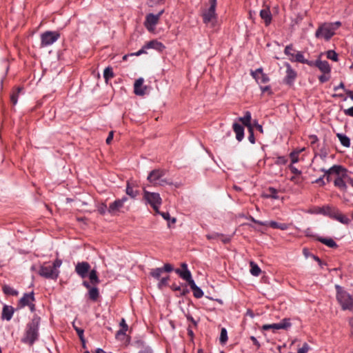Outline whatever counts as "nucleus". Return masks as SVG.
<instances>
[{"label": "nucleus", "mask_w": 353, "mask_h": 353, "mask_svg": "<svg viewBox=\"0 0 353 353\" xmlns=\"http://www.w3.org/2000/svg\"><path fill=\"white\" fill-rule=\"evenodd\" d=\"M40 320L39 316L34 315L31 321L27 324L24 337L22 339L24 343L32 345L37 340Z\"/></svg>", "instance_id": "obj_1"}, {"label": "nucleus", "mask_w": 353, "mask_h": 353, "mask_svg": "<svg viewBox=\"0 0 353 353\" xmlns=\"http://www.w3.org/2000/svg\"><path fill=\"white\" fill-rule=\"evenodd\" d=\"M336 299L339 303L341 304L343 310H350L353 306V298L352 296L343 290V289L336 285Z\"/></svg>", "instance_id": "obj_2"}, {"label": "nucleus", "mask_w": 353, "mask_h": 353, "mask_svg": "<svg viewBox=\"0 0 353 353\" xmlns=\"http://www.w3.org/2000/svg\"><path fill=\"white\" fill-rule=\"evenodd\" d=\"M210 6L205 10L202 14L203 23L213 26L216 22V14L215 12L216 6V0H209Z\"/></svg>", "instance_id": "obj_3"}, {"label": "nucleus", "mask_w": 353, "mask_h": 353, "mask_svg": "<svg viewBox=\"0 0 353 353\" xmlns=\"http://www.w3.org/2000/svg\"><path fill=\"white\" fill-rule=\"evenodd\" d=\"M41 48L52 45L60 38L58 31H46L41 34Z\"/></svg>", "instance_id": "obj_4"}, {"label": "nucleus", "mask_w": 353, "mask_h": 353, "mask_svg": "<svg viewBox=\"0 0 353 353\" xmlns=\"http://www.w3.org/2000/svg\"><path fill=\"white\" fill-rule=\"evenodd\" d=\"M165 174V172L163 170H154L149 174L148 180L154 185H164L165 184H168V181L163 178Z\"/></svg>", "instance_id": "obj_5"}, {"label": "nucleus", "mask_w": 353, "mask_h": 353, "mask_svg": "<svg viewBox=\"0 0 353 353\" xmlns=\"http://www.w3.org/2000/svg\"><path fill=\"white\" fill-rule=\"evenodd\" d=\"M143 197L152 207L155 212H159V206L161 203V198L160 197L159 194L144 190Z\"/></svg>", "instance_id": "obj_6"}, {"label": "nucleus", "mask_w": 353, "mask_h": 353, "mask_svg": "<svg viewBox=\"0 0 353 353\" xmlns=\"http://www.w3.org/2000/svg\"><path fill=\"white\" fill-rule=\"evenodd\" d=\"M334 34L335 32H334L333 28H332L327 23H324L319 26L316 31L315 37L329 41Z\"/></svg>", "instance_id": "obj_7"}, {"label": "nucleus", "mask_w": 353, "mask_h": 353, "mask_svg": "<svg viewBox=\"0 0 353 353\" xmlns=\"http://www.w3.org/2000/svg\"><path fill=\"white\" fill-rule=\"evenodd\" d=\"M164 48L165 46L162 43L154 39L146 43L141 50L135 53V54L137 56H139L142 54L146 53V50L148 49H154L161 52L164 50Z\"/></svg>", "instance_id": "obj_8"}, {"label": "nucleus", "mask_w": 353, "mask_h": 353, "mask_svg": "<svg viewBox=\"0 0 353 353\" xmlns=\"http://www.w3.org/2000/svg\"><path fill=\"white\" fill-rule=\"evenodd\" d=\"M164 12V10H161L157 14L150 13L146 15L145 26L149 31H152L154 26L158 23L161 16Z\"/></svg>", "instance_id": "obj_9"}, {"label": "nucleus", "mask_w": 353, "mask_h": 353, "mask_svg": "<svg viewBox=\"0 0 353 353\" xmlns=\"http://www.w3.org/2000/svg\"><path fill=\"white\" fill-rule=\"evenodd\" d=\"M39 274L46 279H57L59 276V271L54 270L51 265L44 264L40 268Z\"/></svg>", "instance_id": "obj_10"}, {"label": "nucleus", "mask_w": 353, "mask_h": 353, "mask_svg": "<svg viewBox=\"0 0 353 353\" xmlns=\"http://www.w3.org/2000/svg\"><path fill=\"white\" fill-rule=\"evenodd\" d=\"M127 199V197L124 196L121 199L115 200L113 203L110 204L108 212L111 214H117L123 207L124 203Z\"/></svg>", "instance_id": "obj_11"}, {"label": "nucleus", "mask_w": 353, "mask_h": 353, "mask_svg": "<svg viewBox=\"0 0 353 353\" xmlns=\"http://www.w3.org/2000/svg\"><path fill=\"white\" fill-rule=\"evenodd\" d=\"M90 270V265L88 262H79L75 266V272L82 279L88 276V273Z\"/></svg>", "instance_id": "obj_12"}, {"label": "nucleus", "mask_w": 353, "mask_h": 353, "mask_svg": "<svg viewBox=\"0 0 353 353\" xmlns=\"http://www.w3.org/2000/svg\"><path fill=\"white\" fill-rule=\"evenodd\" d=\"M330 218L337 220L343 224H348L350 219L347 216L343 214L336 208H333Z\"/></svg>", "instance_id": "obj_13"}, {"label": "nucleus", "mask_w": 353, "mask_h": 353, "mask_svg": "<svg viewBox=\"0 0 353 353\" xmlns=\"http://www.w3.org/2000/svg\"><path fill=\"white\" fill-rule=\"evenodd\" d=\"M144 80L143 78H139L136 80L134 84V92L135 94L143 96L145 94L146 86L143 85Z\"/></svg>", "instance_id": "obj_14"}, {"label": "nucleus", "mask_w": 353, "mask_h": 353, "mask_svg": "<svg viewBox=\"0 0 353 353\" xmlns=\"http://www.w3.org/2000/svg\"><path fill=\"white\" fill-rule=\"evenodd\" d=\"M182 270L176 269L175 272L179 275L181 278L183 280L187 281L190 279L192 277V274L190 271L188 269V265L186 263H183L181 264Z\"/></svg>", "instance_id": "obj_15"}, {"label": "nucleus", "mask_w": 353, "mask_h": 353, "mask_svg": "<svg viewBox=\"0 0 353 353\" xmlns=\"http://www.w3.org/2000/svg\"><path fill=\"white\" fill-rule=\"evenodd\" d=\"M334 207L330 205H325L323 207H314L311 212L314 214H321L325 216H331Z\"/></svg>", "instance_id": "obj_16"}, {"label": "nucleus", "mask_w": 353, "mask_h": 353, "mask_svg": "<svg viewBox=\"0 0 353 353\" xmlns=\"http://www.w3.org/2000/svg\"><path fill=\"white\" fill-rule=\"evenodd\" d=\"M34 301V293H26L19 301L18 305L19 307H23L28 305H30V303Z\"/></svg>", "instance_id": "obj_17"}, {"label": "nucleus", "mask_w": 353, "mask_h": 353, "mask_svg": "<svg viewBox=\"0 0 353 353\" xmlns=\"http://www.w3.org/2000/svg\"><path fill=\"white\" fill-rule=\"evenodd\" d=\"M321 171L325 172V175L323 176H325V175L331 174L332 173L339 174L342 172H343L344 173L347 172V170L344 167L338 165H333L329 170H325L323 168L321 169Z\"/></svg>", "instance_id": "obj_18"}, {"label": "nucleus", "mask_w": 353, "mask_h": 353, "mask_svg": "<svg viewBox=\"0 0 353 353\" xmlns=\"http://www.w3.org/2000/svg\"><path fill=\"white\" fill-rule=\"evenodd\" d=\"M296 77V72L291 68L290 64H287L286 76L285 77V83L290 85L292 83Z\"/></svg>", "instance_id": "obj_19"}, {"label": "nucleus", "mask_w": 353, "mask_h": 353, "mask_svg": "<svg viewBox=\"0 0 353 353\" xmlns=\"http://www.w3.org/2000/svg\"><path fill=\"white\" fill-rule=\"evenodd\" d=\"M315 67H317L323 74H329L331 71L330 66L327 61L316 60L315 61Z\"/></svg>", "instance_id": "obj_20"}, {"label": "nucleus", "mask_w": 353, "mask_h": 353, "mask_svg": "<svg viewBox=\"0 0 353 353\" xmlns=\"http://www.w3.org/2000/svg\"><path fill=\"white\" fill-rule=\"evenodd\" d=\"M252 74L253 77L261 83H265L269 81L268 77L264 73H263V70L261 68L256 69Z\"/></svg>", "instance_id": "obj_21"}, {"label": "nucleus", "mask_w": 353, "mask_h": 353, "mask_svg": "<svg viewBox=\"0 0 353 353\" xmlns=\"http://www.w3.org/2000/svg\"><path fill=\"white\" fill-rule=\"evenodd\" d=\"M14 310L12 306L5 305L1 313V319L10 321L14 314Z\"/></svg>", "instance_id": "obj_22"}, {"label": "nucleus", "mask_w": 353, "mask_h": 353, "mask_svg": "<svg viewBox=\"0 0 353 353\" xmlns=\"http://www.w3.org/2000/svg\"><path fill=\"white\" fill-rule=\"evenodd\" d=\"M260 17L264 21L266 26L270 24L272 21V14L268 8H264L260 11Z\"/></svg>", "instance_id": "obj_23"}, {"label": "nucleus", "mask_w": 353, "mask_h": 353, "mask_svg": "<svg viewBox=\"0 0 353 353\" xmlns=\"http://www.w3.org/2000/svg\"><path fill=\"white\" fill-rule=\"evenodd\" d=\"M233 130L236 134V138L239 141H241L244 137V128L243 127L237 123H234L233 124Z\"/></svg>", "instance_id": "obj_24"}, {"label": "nucleus", "mask_w": 353, "mask_h": 353, "mask_svg": "<svg viewBox=\"0 0 353 353\" xmlns=\"http://www.w3.org/2000/svg\"><path fill=\"white\" fill-rule=\"evenodd\" d=\"M346 179H345L343 176V174L341 176H338L334 180V185L337 188H339L340 190L345 191L347 190V185H346Z\"/></svg>", "instance_id": "obj_25"}, {"label": "nucleus", "mask_w": 353, "mask_h": 353, "mask_svg": "<svg viewBox=\"0 0 353 353\" xmlns=\"http://www.w3.org/2000/svg\"><path fill=\"white\" fill-rule=\"evenodd\" d=\"M251 113L249 111L245 112V115L243 117L239 118V121H241L248 128L253 127L251 123Z\"/></svg>", "instance_id": "obj_26"}, {"label": "nucleus", "mask_w": 353, "mask_h": 353, "mask_svg": "<svg viewBox=\"0 0 353 353\" xmlns=\"http://www.w3.org/2000/svg\"><path fill=\"white\" fill-rule=\"evenodd\" d=\"M266 225L272 228L280 229L281 230H288L289 228V225L287 223H279V222L273 221L268 222V223Z\"/></svg>", "instance_id": "obj_27"}, {"label": "nucleus", "mask_w": 353, "mask_h": 353, "mask_svg": "<svg viewBox=\"0 0 353 353\" xmlns=\"http://www.w3.org/2000/svg\"><path fill=\"white\" fill-rule=\"evenodd\" d=\"M278 324L279 330H288L291 326L292 323L290 322V319L288 318H285L282 319Z\"/></svg>", "instance_id": "obj_28"}, {"label": "nucleus", "mask_w": 353, "mask_h": 353, "mask_svg": "<svg viewBox=\"0 0 353 353\" xmlns=\"http://www.w3.org/2000/svg\"><path fill=\"white\" fill-rule=\"evenodd\" d=\"M317 239H318L319 241H320L321 243L326 245L329 248H336L337 247L336 243L332 239H326V238H323V237H319Z\"/></svg>", "instance_id": "obj_29"}, {"label": "nucleus", "mask_w": 353, "mask_h": 353, "mask_svg": "<svg viewBox=\"0 0 353 353\" xmlns=\"http://www.w3.org/2000/svg\"><path fill=\"white\" fill-rule=\"evenodd\" d=\"M89 279L91 284L96 285L99 283L100 280L97 276V272L95 270H92L89 274Z\"/></svg>", "instance_id": "obj_30"}, {"label": "nucleus", "mask_w": 353, "mask_h": 353, "mask_svg": "<svg viewBox=\"0 0 353 353\" xmlns=\"http://www.w3.org/2000/svg\"><path fill=\"white\" fill-rule=\"evenodd\" d=\"M336 137L344 147L349 148L350 146V140L346 135L338 133Z\"/></svg>", "instance_id": "obj_31"}, {"label": "nucleus", "mask_w": 353, "mask_h": 353, "mask_svg": "<svg viewBox=\"0 0 353 353\" xmlns=\"http://www.w3.org/2000/svg\"><path fill=\"white\" fill-rule=\"evenodd\" d=\"M88 294H89V298L92 301H96L99 296V292L98 288L96 287H93V288H90L89 290Z\"/></svg>", "instance_id": "obj_32"}, {"label": "nucleus", "mask_w": 353, "mask_h": 353, "mask_svg": "<svg viewBox=\"0 0 353 353\" xmlns=\"http://www.w3.org/2000/svg\"><path fill=\"white\" fill-rule=\"evenodd\" d=\"M21 89L20 87L17 88L10 95V101L14 105L17 103L18 97Z\"/></svg>", "instance_id": "obj_33"}, {"label": "nucleus", "mask_w": 353, "mask_h": 353, "mask_svg": "<svg viewBox=\"0 0 353 353\" xmlns=\"http://www.w3.org/2000/svg\"><path fill=\"white\" fill-rule=\"evenodd\" d=\"M250 273L255 276H258L261 273L260 268L253 261L250 262Z\"/></svg>", "instance_id": "obj_34"}, {"label": "nucleus", "mask_w": 353, "mask_h": 353, "mask_svg": "<svg viewBox=\"0 0 353 353\" xmlns=\"http://www.w3.org/2000/svg\"><path fill=\"white\" fill-rule=\"evenodd\" d=\"M3 292L7 295L17 296L18 292L9 285H4L2 288Z\"/></svg>", "instance_id": "obj_35"}, {"label": "nucleus", "mask_w": 353, "mask_h": 353, "mask_svg": "<svg viewBox=\"0 0 353 353\" xmlns=\"http://www.w3.org/2000/svg\"><path fill=\"white\" fill-rule=\"evenodd\" d=\"M114 77V72L112 68L110 67L106 68L103 71V78L105 82H108L109 79Z\"/></svg>", "instance_id": "obj_36"}, {"label": "nucleus", "mask_w": 353, "mask_h": 353, "mask_svg": "<svg viewBox=\"0 0 353 353\" xmlns=\"http://www.w3.org/2000/svg\"><path fill=\"white\" fill-rule=\"evenodd\" d=\"M290 59L292 61H297L301 63L306 62V59L304 58L303 54L301 52H297L296 54H294V57L290 58Z\"/></svg>", "instance_id": "obj_37"}, {"label": "nucleus", "mask_w": 353, "mask_h": 353, "mask_svg": "<svg viewBox=\"0 0 353 353\" xmlns=\"http://www.w3.org/2000/svg\"><path fill=\"white\" fill-rule=\"evenodd\" d=\"M219 341L221 344H225L228 341V332L226 329L224 327L221 330Z\"/></svg>", "instance_id": "obj_38"}, {"label": "nucleus", "mask_w": 353, "mask_h": 353, "mask_svg": "<svg viewBox=\"0 0 353 353\" xmlns=\"http://www.w3.org/2000/svg\"><path fill=\"white\" fill-rule=\"evenodd\" d=\"M267 197L274 199H278L279 196H278L277 190L274 188H269L268 190Z\"/></svg>", "instance_id": "obj_39"}, {"label": "nucleus", "mask_w": 353, "mask_h": 353, "mask_svg": "<svg viewBox=\"0 0 353 353\" xmlns=\"http://www.w3.org/2000/svg\"><path fill=\"white\" fill-rule=\"evenodd\" d=\"M163 272V268H159L152 269L150 274L154 278H155L157 279H159Z\"/></svg>", "instance_id": "obj_40"}, {"label": "nucleus", "mask_w": 353, "mask_h": 353, "mask_svg": "<svg viewBox=\"0 0 353 353\" xmlns=\"http://www.w3.org/2000/svg\"><path fill=\"white\" fill-rule=\"evenodd\" d=\"M193 292V295L196 299H200L203 296V292L198 286L195 287L192 290Z\"/></svg>", "instance_id": "obj_41"}, {"label": "nucleus", "mask_w": 353, "mask_h": 353, "mask_svg": "<svg viewBox=\"0 0 353 353\" xmlns=\"http://www.w3.org/2000/svg\"><path fill=\"white\" fill-rule=\"evenodd\" d=\"M327 58L334 61H338V54L334 50H328L326 53Z\"/></svg>", "instance_id": "obj_42"}, {"label": "nucleus", "mask_w": 353, "mask_h": 353, "mask_svg": "<svg viewBox=\"0 0 353 353\" xmlns=\"http://www.w3.org/2000/svg\"><path fill=\"white\" fill-rule=\"evenodd\" d=\"M262 330H272L274 332L276 330H279L278 324L277 323L265 324L262 326Z\"/></svg>", "instance_id": "obj_43"}, {"label": "nucleus", "mask_w": 353, "mask_h": 353, "mask_svg": "<svg viewBox=\"0 0 353 353\" xmlns=\"http://www.w3.org/2000/svg\"><path fill=\"white\" fill-rule=\"evenodd\" d=\"M292 51H294L292 46L289 45L285 47L284 52L286 55L289 56L290 58H293L294 53H293Z\"/></svg>", "instance_id": "obj_44"}, {"label": "nucleus", "mask_w": 353, "mask_h": 353, "mask_svg": "<svg viewBox=\"0 0 353 353\" xmlns=\"http://www.w3.org/2000/svg\"><path fill=\"white\" fill-rule=\"evenodd\" d=\"M248 131H249L248 140L250 141V142L251 143H254L255 138H254V135L253 127L249 128Z\"/></svg>", "instance_id": "obj_45"}, {"label": "nucleus", "mask_w": 353, "mask_h": 353, "mask_svg": "<svg viewBox=\"0 0 353 353\" xmlns=\"http://www.w3.org/2000/svg\"><path fill=\"white\" fill-rule=\"evenodd\" d=\"M290 159L292 163H296L299 161V152H292L290 154Z\"/></svg>", "instance_id": "obj_46"}, {"label": "nucleus", "mask_w": 353, "mask_h": 353, "mask_svg": "<svg viewBox=\"0 0 353 353\" xmlns=\"http://www.w3.org/2000/svg\"><path fill=\"white\" fill-rule=\"evenodd\" d=\"M126 194L131 197L134 198L137 196V193L133 190V188L128 184L126 187Z\"/></svg>", "instance_id": "obj_47"}, {"label": "nucleus", "mask_w": 353, "mask_h": 353, "mask_svg": "<svg viewBox=\"0 0 353 353\" xmlns=\"http://www.w3.org/2000/svg\"><path fill=\"white\" fill-rule=\"evenodd\" d=\"M165 0H148V5L150 7H154L158 4L162 3Z\"/></svg>", "instance_id": "obj_48"}, {"label": "nucleus", "mask_w": 353, "mask_h": 353, "mask_svg": "<svg viewBox=\"0 0 353 353\" xmlns=\"http://www.w3.org/2000/svg\"><path fill=\"white\" fill-rule=\"evenodd\" d=\"M73 327L74 328V330H76L79 337L80 338V339L83 341V330L77 327L74 323H73Z\"/></svg>", "instance_id": "obj_49"}, {"label": "nucleus", "mask_w": 353, "mask_h": 353, "mask_svg": "<svg viewBox=\"0 0 353 353\" xmlns=\"http://www.w3.org/2000/svg\"><path fill=\"white\" fill-rule=\"evenodd\" d=\"M172 289L174 291H177V292H179V293L181 294H185V290L184 289H182L181 286L179 285H177L176 284H172Z\"/></svg>", "instance_id": "obj_50"}, {"label": "nucleus", "mask_w": 353, "mask_h": 353, "mask_svg": "<svg viewBox=\"0 0 353 353\" xmlns=\"http://www.w3.org/2000/svg\"><path fill=\"white\" fill-rule=\"evenodd\" d=\"M310 346L307 343H305L301 348L298 350L297 353H306L308 352Z\"/></svg>", "instance_id": "obj_51"}, {"label": "nucleus", "mask_w": 353, "mask_h": 353, "mask_svg": "<svg viewBox=\"0 0 353 353\" xmlns=\"http://www.w3.org/2000/svg\"><path fill=\"white\" fill-rule=\"evenodd\" d=\"M332 28H333L334 32L341 26L340 21H336L334 23H327Z\"/></svg>", "instance_id": "obj_52"}, {"label": "nucleus", "mask_w": 353, "mask_h": 353, "mask_svg": "<svg viewBox=\"0 0 353 353\" xmlns=\"http://www.w3.org/2000/svg\"><path fill=\"white\" fill-rule=\"evenodd\" d=\"M343 176L346 179V182L353 187V177H350L346 173H343Z\"/></svg>", "instance_id": "obj_53"}, {"label": "nucleus", "mask_w": 353, "mask_h": 353, "mask_svg": "<svg viewBox=\"0 0 353 353\" xmlns=\"http://www.w3.org/2000/svg\"><path fill=\"white\" fill-rule=\"evenodd\" d=\"M61 264H62V261L57 259L54 261L52 265H51V266H52V268H54V270H57V268H59L61 265Z\"/></svg>", "instance_id": "obj_54"}, {"label": "nucleus", "mask_w": 353, "mask_h": 353, "mask_svg": "<svg viewBox=\"0 0 353 353\" xmlns=\"http://www.w3.org/2000/svg\"><path fill=\"white\" fill-rule=\"evenodd\" d=\"M168 280H169V276L162 278L160 280L159 283V287L163 286V285H164V286L167 285Z\"/></svg>", "instance_id": "obj_55"}, {"label": "nucleus", "mask_w": 353, "mask_h": 353, "mask_svg": "<svg viewBox=\"0 0 353 353\" xmlns=\"http://www.w3.org/2000/svg\"><path fill=\"white\" fill-rule=\"evenodd\" d=\"M289 168L291 170V172L296 175H300L301 174V172L300 170H299L293 166L292 165H290L289 166Z\"/></svg>", "instance_id": "obj_56"}, {"label": "nucleus", "mask_w": 353, "mask_h": 353, "mask_svg": "<svg viewBox=\"0 0 353 353\" xmlns=\"http://www.w3.org/2000/svg\"><path fill=\"white\" fill-rule=\"evenodd\" d=\"M343 112L345 115L353 117V106L350 108L345 109Z\"/></svg>", "instance_id": "obj_57"}, {"label": "nucleus", "mask_w": 353, "mask_h": 353, "mask_svg": "<svg viewBox=\"0 0 353 353\" xmlns=\"http://www.w3.org/2000/svg\"><path fill=\"white\" fill-rule=\"evenodd\" d=\"M163 270L165 272H170L173 270V267L170 264L166 263V264H165L164 267L163 268Z\"/></svg>", "instance_id": "obj_58"}, {"label": "nucleus", "mask_w": 353, "mask_h": 353, "mask_svg": "<svg viewBox=\"0 0 353 353\" xmlns=\"http://www.w3.org/2000/svg\"><path fill=\"white\" fill-rule=\"evenodd\" d=\"M329 77L326 76V74H323L319 77V80L321 83L326 82L329 80Z\"/></svg>", "instance_id": "obj_59"}, {"label": "nucleus", "mask_w": 353, "mask_h": 353, "mask_svg": "<svg viewBox=\"0 0 353 353\" xmlns=\"http://www.w3.org/2000/svg\"><path fill=\"white\" fill-rule=\"evenodd\" d=\"M219 238H220L221 241L222 242H223L224 243H228L230 241V238H229L228 236H225L222 234H221V235H219Z\"/></svg>", "instance_id": "obj_60"}, {"label": "nucleus", "mask_w": 353, "mask_h": 353, "mask_svg": "<svg viewBox=\"0 0 353 353\" xmlns=\"http://www.w3.org/2000/svg\"><path fill=\"white\" fill-rule=\"evenodd\" d=\"M113 136H114L113 132L112 131L110 132L109 134L106 139V141H105L107 144H110L111 141L113 139Z\"/></svg>", "instance_id": "obj_61"}, {"label": "nucleus", "mask_w": 353, "mask_h": 353, "mask_svg": "<svg viewBox=\"0 0 353 353\" xmlns=\"http://www.w3.org/2000/svg\"><path fill=\"white\" fill-rule=\"evenodd\" d=\"M188 283V285H190V288L192 290L194 289L195 287H196L197 285L195 284L194 280L192 279V278L191 277L190 279H188L186 281Z\"/></svg>", "instance_id": "obj_62"}, {"label": "nucleus", "mask_w": 353, "mask_h": 353, "mask_svg": "<svg viewBox=\"0 0 353 353\" xmlns=\"http://www.w3.org/2000/svg\"><path fill=\"white\" fill-rule=\"evenodd\" d=\"M120 326L121 327V329H124L126 331L128 330V326L124 319H121V321L120 323Z\"/></svg>", "instance_id": "obj_63"}, {"label": "nucleus", "mask_w": 353, "mask_h": 353, "mask_svg": "<svg viewBox=\"0 0 353 353\" xmlns=\"http://www.w3.org/2000/svg\"><path fill=\"white\" fill-rule=\"evenodd\" d=\"M139 353H153V352L150 347H145L143 348L141 350H140Z\"/></svg>", "instance_id": "obj_64"}]
</instances>
